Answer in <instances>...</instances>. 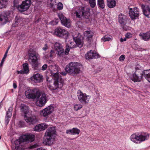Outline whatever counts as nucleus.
Instances as JSON below:
<instances>
[{
	"mask_svg": "<svg viewBox=\"0 0 150 150\" xmlns=\"http://www.w3.org/2000/svg\"><path fill=\"white\" fill-rule=\"evenodd\" d=\"M139 67H140L139 65H137V66L135 68V71H136L137 70V71L139 70H141L139 68Z\"/></svg>",
	"mask_w": 150,
	"mask_h": 150,
	"instance_id": "13d9d810",
	"label": "nucleus"
},
{
	"mask_svg": "<svg viewBox=\"0 0 150 150\" xmlns=\"http://www.w3.org/2000/svg\"><path fill=\"white\" fill-rule=\"evenodd\" d=\"M74 47V45L73 46H71V45H70V47L68 45H67L66 47V50L65 52V53L66 54H67L69 52L70 49H71Z\"/></svg>",
	"mask_w": 150,
	"mask_h": 150,
	"instance_id": "c9c22d12",
	"label": "nucleus"
},
{
	"mask_svg": "<svg viewBox=\"0 0 150 150\" xmlns=\"http://www.w3.org/2000/svg\"><path fill=\"white\" fill-rule=\"evenodd\" d=\"M119 22L120 24H126L127 21V16L125 15L120 13L118 16Z\"/></svg>",
	"mask_w": 150,
	"mask_h": 150,
	"instance_id": "393cba45",
	"label": "nucleus"
},
{
	"mask_svg": "<svg viewBox=\"0 0 150 150\" xmlns=\"http://www.w3.org/2000/svg\"><path fill=\"white\" fill-rule=\"evenodd\" d=\"M97 5L98 8H105L104 0H98Z\"/></svg>",
	"mask_w": 150,
	"mask_h": 150,
	"instance_id": "7c9ffc66",
	"label": "nucleus"
},
{
	"mask_svg": "<svg viewBox=\"0 0 150 150\" xmlns=\"http://www.w3.org/2000/svg\"><path fill=\"white\" fill-rule=\"evenodd\" d=\"M96 100H99V99H98V98H97L96 99Z\"/></svg>",
	"mask_w": 150,
	"mask_h": 150,
	"instance_id": "774afa93",
	"label": "nucleus"
},
{
	"mask_svg": "<svg viewBox=\"0 0 150 150\" xmlns=\"http://www.w3.org/2000/svg\"><path fill=\"white\" fill-rule=\"evenodd\" d=\"M80 132V130L76 128V134H78Z\"/></svg>",
	"mask_w": 150,
	"mask_h": 150,
	"instance_id": "6e6d98bb",
	"label": "nucleus"
},
{
	"mask_svg": "<svg viewBox=\"0 0 150 150\" xmlns=\"http://www.w3.org/2000/svg\"><path fill=\"white\" fill-rule=\"evenodd\" d=\"M48 127V125L45 123H42L35 126L34 130L35 131L40 132L45 130Z\"/></svg>",
	"mask_w": 150,
	"mask_h": 150,
	"instance_id": "4be33fe9",
	"label": "nucleus"
},
{
	"mask_svg": "<svg viewBox=\"0 0 150 150\" xmlns=\"http://www.w3.org/2000/svg\"><path fill=\"white\" fill-rule=\"evenodd\" d=\"M61 74H62V75H65L66 74H67V73L66 72H62Z\"/></svg>",
	"mask_w": 150,
	"mask_h": 150,
	"instance_id": "680f3d73",
	"label": "nucleus"
},
{
	"mask_svg": "<svg viewBox=\"0 0 150 150\" xmlns=\"http://www.w3.org/2000/svg\"><path fill=\"white\" fill-rule=\"evenodd\" d=\"M66 133L68 134H74L75 133V128H73L72 129L67 130L66 131Z\"/></svg>",
	"mask_w": 150,
	"mask_h": 150,
	"instance_id": "4c0bfd02",
	"label": "nucleus"
},
{
	"mask_svg": "<svg viewBox=\"0 0 150 150\" xmlns=\"http://www.w3.org/2000/svg\"><path fill=\"white\" fill-rule=\"evenodd\" d=\"M77 94L78 100L80 103L84 104L88 103L89 99L91 98L90 96L87 95L85 93H83L79 90L77 92Z\"/></svg>",
	"mask_w": 150,
	"mask_h": 150,
	"instance_id": "6e6552de",
	"label": "nucleus"
},
{
	"mask_svg": "<svg viewBox=\"0 0 150 150\" xmlns=\"http://www.w3.org/2000/svg\"><path fill=\"white\" fill-rule=\"evenodd\" d=\"M121 26L123 28V29L127 31V26L125 24H121Z\"/></svg>",
	"mask_w": 150,
	"mask_h": 150,
	"instance_id": "8fccbe9b",
	"label": "nucleus"
},
{
	"mask_svg": "<svg viewBox=\"0 0 150 150\" xmlns=\"http://www.w3.org/2000/svg\"><path fill=\"white\" fill-rule=\"evenodd\" d=\"M57 8L59 10L62 9L63 8V4L61 3H59L57 5Z\"/></svg>",
	"mask_w": 150,
	"mask_h": 150,
	"instance_id": "37998d69",
	"label": "nucleus"
},
{
	"mask_svg": "<svg viewBox=\"0 0 150 150\" xmlns=\"http://www.w3.org/2000/svg\"><path fill=\"white\" fill-rule=\"evenodd\" d=\"M13 87L15 89L17 87V84L15 82H13Z\"/></svg>",
	"mask_w": 150,
	"mask_h": 150,
	"instance_id": "4d7b16f0",
	"label": "nucleus"
},
{
	"mask_svg": "<svg viewBox=\"0 0 150 150\" xmlns=\"http://www.w3.org/2000/svg\"><path fill=\"white\" fill-rule=\"evenodd\" d=\"M55 50L57 52L58 55L61 57L62 56L64 50L62 45L59 43L56 42L54 45Z\"/></svg>",
	"mask_w": 150,
	"mask_h": 150,
	"instance_id": "a211bd4d",
	"label": "nucleus"
},
{
	"mask_svg": "<svg viewBox=\"0 0 150 150\" xmlns=\"http://www.w3.org/2000/svg\"><path fill=\"white\" fill-rule=\"evenodd\" d=\"M50 2L51 3H50V7L51 8H52L53 9V8H54V5H56V0H50Z\"/></svg>",
	"mask_w": 150,
	"mask_h": 150,
	"instance_id": "ea45409f",
	"label": "nucleus"
},
{
	"mask_svg": "<svg viewBox=\"0 0 150 150\" xmlns=\"http://www.w3.org/2000/svg\"><path fill=\"white\" fill-rule=\"evenodd\" d=\"M55 129L54 127L48 128L45 135L44 143L46 145H50L53 143L55 134Z\"/></svg>",
	"mask_w": 150,
	"mask_h": 150,
	"instance_id": "7ed1b4c3",
	"label": "nucleus"
},
{
	"mask_svg": "<svg viewBox=\"0 0 150 150\" xmlns=\"http://www.w3.org/2000/svg\"><path fill=\"white\" fill-rule=\"evenodd\" d=\"M21 112L22 113H23L24 114V115H27V114L29 112L28 107L26 105L22 106L21 108Z\"/></svg>",
	"mask_w": 150,
	"mask_h": 150,
	"instance_id": "c756f323",
	"label": "nucleus"
},
{
	"mask_svg": "<svg viewBox=\"0 0 150 150\" xmlns=\"http://www.w3.org/2000/svg\"><path fill=\"white\" fill-rule=\"evenodd\" d=\"M11 117H9L8 116H7L6 115L5 118V123L6 125H7L8 124Z\"/></svg>",
	"mask_w": 150,
	"mask_h": 150,
	"instance_id": "a19ab883",
	"label": "nucleus"
},
{
	"mask_svg": "<svg viewBox=\"0 0 150 150\" xmlns=\"http://www.w3.org/2000/svg\"><path fill=\"white\" fill-rule=\"evenodd\" d=\"M47 67V65L46 64H44L42 67V70L43 71L45 70L46 69Z\"/></svg>",
	"mask_w": 150,
	"mask_h": 150,
	"instance_id": "3c124183",
	"label": "nucleus"
},
{
	"mask_svg": "<svg viewBox=\"0 0 150 150\" xmlns=\"http://www.w3.org/2000/svg\"><path fill=\"white\" fill-rule=\"evenodd\" d=\"M125 38H129L132 37V35L129 33H127L125 35Z\"/></svg>",
	"mask_w": 150,
	"mask_h": 150,
	"instance_id": "49530a36",
	"label": "nucleus"
},
{
	"mask_svg": "<svg viewBox=\"0 0 150 150\" xmlns=\"http://www.w3.org/2000/svg\"><path fill=\"white\" fill-rule=\"evenodd\" d=\"M85 1H88L90 6L94 8L96 6V0H84Z\"/></svg>",
	"mask_w": 150,
	"mask_h": 150,
	"instance_id": "f704fd0d",
	"label": "nucleus"
},
{
	"mask_svg": "<svg viewBox=\"0 0 150 150\" xmlns=\"http://www.w3.org/2000/svg\"><path fill=\"white\" fill-rule=\"evenodd\" d=\"M21 20V18L18 16H16L15 18V21L16 23H20Z\"/></svg>",
	"mask_w": 150,
	"mask_h": 150,
	"instance_id": "79ce46f5",
	"label": "nucleus"
},
{
	"mask_svg": "<svg viewBox=\"0 0 150 150\" xmlns=\"http://www.w3.org/2000/svg\"><path fill=\"white\" fill-rule=\"evenodd\" d=\"M78 34V35L76 37V47H78L80 48L83 45V37L80 33H79Z\"/></svg>",
	"mask_w": 150,
	"mask_h": 150,
	"instance_id": "aec40b11",
	"label": "nucleus"
},
{
	"mask_svg": "<svg viewBox=\"0 0 150 150\" xmlns=\"http://www.w3.org/2000/svg\"><path fill=\"white\" fill-rule=\"evenodd\" d=\"M58 16L61 20L62 24L65 26L69 28L71 26L70 21L67 18L61 13L58 14Z\"/></svg>",
	"mask_w": 150,
	"mask_h": 150,
	"instance_id": "2eb2a0df",
	"label": "nucleus"
},
{
	"mask_svg": "<svg viewBox=\"0 0 150 150\" xmlns=\"http://www.w3.org/2000/svg\"><path fill=\"white\" fill-rule=\"evenodd\" d=\"M4 21V22H6L4 21V17L2 14L0 15V22H1L2 21Z\"/></svg>",
	"mask_w": 150,
	"mask_h": 150,
	"instance_id": "603ef678",
	"label": "nucleus"
},
{
	"mask_svg": "<svg viewBox=\"0 0 150 150\" xmlns=\"http://www.w3.org/2000/svg\"><path fill=\"white\" fill-rule=\"evenodd\" d=\"M37 150H46L43 149L42 148H40L39 149H38Z\"/></svg>",
	"mask_w": 150,
	"mask_h": 150,
	"instance_id": "0e129e2a",
	"label": "nucleus"
},
{
	"mask_svg": "<svg viewBox=\"0 0 150 150\" xmlns=\"http://www.w3.org/2000/svg\"><path fill=\"white\" fill-rule=\"evenodd\" d=\"M111 39L110 36L109 35H105L103 37L102 40L104 41L105 42L107 41H109Z\"/></svg>",
	"mask_w": 150,
	"mask_h": 150,
	"instance_id": "e433bc0d",
	"label": "nucleus"
},
{
	"mask_svg": "<svg viewBox=\"0 0 150 150\" xmlns=\"http://www.w3.org/2000/svg\"><path fill=\"white\" fill-rule=\"evenodd\" d=\"M142 73V70H137L130 76V78L134 82H140L143 78Z\"/></svg>",
	"mask_w": 150,
	"mask_h": 150,
	"instance_id": "9d476101",
	"label": "nucleus"
},
{
	"mask_svg": "<svg viewBox=\"0 0 150 150\" xmlns=\"http://www.w3.org/2000/svg\"><path fill=\"white\" fill-rule=\"evenodd\" d=\"M84 35L88 38H91L93 35V33L91 30H87L85 31Z\"/></svg>",
	"mask_w": 150,
	"mask_h": 150,
	"instance_id": "72a5a7b5",
	"label": "nucleus"
},
{
	"mask_svg": "<svg viewBox=\"0 0 150 150\" xmlns=\"http://www.w3.org/2000/svg\"><path fill=\"white\" fill-rule=\"evenodd\" d=\"M73 39H74V40L75 41V38H74V37L73 36Z\"/></svg>",
	"mask_w": 150,
	"mask_h": 150,
	"instance_id": "69168bd1",
	"label": "nucleus"
},
{
	"mask_svg": "<svg viewBox=\"0 0 150 150\" xmlns=\"http://www.w3.org/2000/svg\"><path fill=\"white\" fill-rule=\"evenodd\" d=\"M90 10L89 8L81 6L76 11V17L78 18H81L83 17L86 19H88L90 16Z\"/></svg>",
	"mask_w": 150,
	"mask_h": 150,
	"instance_id": "39448f33",
	"label": "nucleus"
},
{
	"mask_svg": "<svg viewBox=\"0 0 150 150\" xmlns=\"http://www.w3.org/2000/svg\"><path fill=\"white\" fill-rule=\"evenodd\" d=\"M54 34L62 38L67 40L69 35L68 32L65 29L60 27L56 28L54 30Z\"/></svg>",
	"mask_w": 150,
	"mask_h": 150,
	"instance_id": "0eeeda50",
	"label": "nucleus"
},
{
	"mask_svg": "<svg viewBox=\"0 0 150 150\" xmlns=\"http://www.w3.org/2000/svg\"><path fill=\"white\" fill-rule=\"evenodd\" d=\"M31 4L30 0H25L22 2V4L18 7V10L21 12H24L28 10Z\"/></svg>",
	"mask_w": 150,
	"mask_h": 150,
	"instance_id": "9b49d317",
	"label": "nucleus"
},
{
	"mask_svg": "<svg viewBox=\"0 0 150 150\" xmlns=\"http://www.w3.org/2000/svg\"><path fill=\"white\" fill-rule=\"evenodd\" d=\"M125 56L124 55H121L119 58V60L120 61H123L125 58Z\"/></svg>",
	"mask_w": 150,
	"mask_h": 150,
	"instance_id": "09e8293b",
	"label": "nucleus"
},
{
	"mask_svg": "<svg viewBox=\"0 0 150 150\" xmlns=\"http://www.w3.org/2000/svg\"><path fill=\"white\" fill-rule=\"evenodd\" d=\"M24 117L26 122L29 125L34 124L38 121L36 117L34 115L30 116L25 115H24Z\"/></svg>",
	"mask_w": 150,
	"mask_h": 150,
	"instance_id": "f3484780",
	"label": "nucleus"
},
{
	"mask_svg": "<svg viewBox=\"0 0 150 150\" xmlns=\"http://www.w3.org/2000/svg\"><path fill=\"white\" fill-rule=\"evenodd\" d=\"M17 73L18 74H26L25 72H24V71L23 70H21L20 71H17Z\"/></svg>",
	"mask_w": 150,
	"mask_h": 150,
	"instance_id": "864d4df0",
	"label": "nucleus"
},
{
	"mask_svg": "<svg viewBox=\"0 0 150 150\" xmlns=\"http://www.w3.org/2000/svg\"><path fill=\"white\" fill-rule=\"evenodd\" d=\"M35 139V136L32 134L28 133L23 134L14 141L15 148L17 150H22L24 149L26 142H33Z\"/></svg>",
	"mask_w": 150,
	"mask_h": 150,
	"instance_id": "f257e3e1",
	"label": "nucleus"
},
{
	"mask_svg": "<svg viewBox=\"0 0 150 150\" xmlns=\"http://www.w3.org/2000/svg\"><path fill=\"white\" fill-rule=\"evenodd\" d=\"M82 107V105L81 104L76 105V111L80 109Z\"/></svg>",
	"mask_w": 150,
	"mask_h": 150,
	"instance_id": "a18cd8bd",
	"label": "nucleus"
},
{
	"mask_svg": "<svg viewBox=\"0 0 150 150\" xmlns=\"http://www.w3.org/2000/svg\"><path fill=\"white\" fill-rule=\"evenodd\" d=\"M8 0H0V9L5 8L7 4Z\"/></svg>",
	"mask_w": 150,
	"mask_h": 150,
	"instance_id": "2f4dec72",
	"label": "nucleus"
},
{
	"mask_svg": "<svg viewBox=\"0 0 150 150\" xmlns=\"http://www.w3.org/2000/svg\"><path fill=\"white\" fill-rule=\"evenodd\" d=\"M146 1H150V0H145Z\"/></svg>",
	"mask_w": 150,
	"mask_h": 150,
	"instance_id": "338daca9",
	"label": "nucleus"
},
{
	"mask_svg": "<svg viewBox=\"0 0 150 150\" xmlns=\"http://www.w3.org/2000/svg\"><path fill=\"white\" fill-rule=\"evenodd\" d=\"M8 49L6 51V52H5V54H4V55H6V56H7V54L8 53Z\"/></svg>",
	"mask_w": 150,
	"mask_h": 150,
	"instance_id": "e2e57ef3",
	"label": "nucleus"
},
{
	"mask_svg": "<svg viewBox=\"0 0 150 150\" xmlns=\"http://www.w3.org/2000/svg\"><path fill=\"white\" fill-rule=\"evenodd\" d=\"M117 0H107V5L110 8H112L116 6V2Z\"/></svg>",
	"mask_w": 150,
	"mask_h": 150,
	"instance_id": "a878e982",
	"label": "nucleus"
},
{
	"mask_svg": "<svg viewBox=\"0 0 150 150\" xmlns=\"http://www.w3.org/2000/svg\"><path fill=\"white\" fill-rule=\"evenodd\" d=\"M39 55L36 52H33L28 54V61L35 70L38 69L39 63L38 60Z\"/></svg>",
	"mask_w": 150,
	"mask_h": 150,
	"instance_id": "20e7f679",
	"label": "nucleus"
},
{
	"mask_svg": "<svg viewBox=\"0 0 150 150\" xmlns=\"http://www.w3.org/2000/svg\"><path fill=\"white\" fill-rule=\"evenodd\" d=\"M139 9L137 7L131 8L129 9V16L132 20H134L138 18L139 15Z\"/></svg>",
	"mask_w": 150,
	"mask_h": 150,
	"instance_id": "ddd939ff",
	"label": "nucleus"
},
{
	"mask_svg": "<svg viewBox=\"0 0 150 150\" xmlns=\"http://www.w3.org/2000/svg\"><path fill=\"white\" fill-rule=\"evenodd\" d=\"M126 38L125 37L124 39L121 38L120 39V41L121 42H122L123 41H126Z\"/></svg>",
	"mask_w": 150,
	"mask_h": 150,
	"instance_id": "bf43d9fd",
	"label": "nucleus"
},
{
	"mask_svg": "<svg viewBox=\"0 0 150 150\" xmlns=\"http://www.w3.org/2000/svg\"><path fill=\"white\" fill-rule=\"evenodd\" d=\"M13 109L12 107H10L6 113V115L7 116H8L9 117H11L12 115V111Z\"/></svg>",
	"mask_w": 150,
	"mask_h": 150,
	"instance_id": "58836bf2",
	"label": "nucleus"
},
{
	"mask_svg": "<svg viewBox=\"0 0 150 150\" xmlns=\"http://www.w3.org/2000/svg\"><path fill=\"white\" fill-rule=\"evenodd\" d=\"M82 64L76 62V76H80L82 74L81 69L82 68Z\"/></svg>",
	"mask_w": 150,
	"mask_h": 150,
	"instance_id": "b1692460",
	"label": "nucleus"
},
{
	"mask_svg": "<svg viewBox=\"0 0 150 150\" xmlns=\"http://www.w3.org/2000/svg\"><path fill=\"white\" fill-rule=\"evenodd\" d=\"M25 95L26 97L32 99L38 98L40 95V93L36 90H28L25 92Z\"/></svg>",
	"mask_w": 150,
	"mask_h": 150,
	"instance_id": "1a4fd4ad",
	"label": "nucleus"
},
{
	"mask_svg": "<svg viewBox=\"0 0 150 150\" xmlns=\"http://www.w3.org/2000/svg\"><path fill=\"white\" fill-rule=\"evenodd\" d=\"M100 55L95 51L90 50L85 55V57L87 59H90L100 58Z\"/></svg>",
	"mask_w": 150,
	"mask_h": 150,
	"instance_id": "dca6fc26",
	"label": "nucleus"
},
{
	"mask_svg": "<svg viewBox=\"0 0 150 150\" xmlns=\"http://www.w3.org/2000/svg\"><path fill=\"white\" fill-rule=\"evenodd\" d=\"M23 69L24 72L26 74H28L29 72V67L28 64L27 63H25L23 65Z\"/></svg>",
	"mask_w": 150,
	"mask_h": 150,
	"instance_id": "473e14b6",
	"label": "nucleus"
},
{
	"mask_svg": "<svg viewBox=\"0 0 150 150\" xmlns=\"http://www.w3.org/2000/svg\"><path fill=\"white\" fill-rule=\"evenodd\" d=\"M4 18V21L6 22L8 21V18L10 17V12L9 11H4L3 13L2 14Z\"/></svg>",
	"mask_w": 150,
	"mask_h": 150,
	"instance_id": "c85d7f7f",
	"label": "nucleus"
},
{
	"mask_svg": "<svg viewBox=\"0 0 150 150\" xmlns=\"http://www.w3.org/2000/svg\"><path fill=\"white\" fill-rule=\"evenodd\" d=\"M51 74L54 78V83L53 84H51L50 83L48 84L49 89L51 91L61 89L63 85V79L59 76L57 71H51Z\"/></svg>",
	"mask_w": 150,
	"mask_h": 150,
	"instance_id": "f03ea898",
	"label": "nucleus"
},
{
	"mask_svg": "<svg viewBox=\"0 0 150 150\" xmlns=\"http://www.w3.org/2000/svg\"><path fill=\"white\" fill-rule=\"evenodd\" d=\"M37 99L36 104L38 106L42 107L44 106L48 100V98L47 96L45 93L40 94L39 97Z\"/></svg>",
	"mask_w": 150,
	"mask_h": 150,
	"instance_id": "f8f14e48",
	"label": "nucleus"
},
{
	"mask_svg": "<svg viewBox=\"0 0 150 150\" xmlns=\"http://www.w3.org/2000/svg\"><path fill=\"white\" fill-rule=\"evenodd\" d=\"M55 55L54 50H52L49 53V57H52Z\"/></svg>",
	"mask_w": 150,
	"mask_h": 150,
	"instance_id": "c03bdc74",
	"label": "nucleus"
},
{
	"mask_svg": "<svg viewBox=\"0 0 150 150\" xmlns=\"http://www.w3.org/2000/svg\"><path fill=\"white\" fill-rule=\"evenodd\" d=\"M7 56L6 55H4V57L2 59L1 61V63L0 64V66L2 67V65L3 64L4 62L5 61V59L6 58Z\"/></svg>",
	"mask_w": 150,
	"mask_h": 150,
	"instance_id": "de8ad7c7",
	"label": "nucleus"
},
{
	"mask_svg": "<svg viewBox=\"0 0 150 150\" xmlns=\"http://www.w3.org/2000/svg\"><path fill=\"white\" fill-rule=\"evenodd\" d=\"M54 107L50 105L40 111V115L41 116L46 117L51 114L53 111Z\"/></svg>",
	"mask_w": 150,
	"mask_h": 150,
	"instance_id": "4468645a",
	"label": "nucleus"
},
{
	"mask_svg": "<svg viewBox=\"0 0 150 150\" xmlns=\"http://www.w3.org/2000/svg\"><path fill=\"white\" fill-rule=\"evenodd\" d=\"M65 70L67 72L72 73L75 71V63L71 62L66 66Z\"/></svg>",
	"mask_w": 150,
	"mask_h": 150,
	"instance_id": "5701e85b",
	"label": "nucleus"
},
{
	"mask_svg": "<svg viewBox=\"0 0 150 150\" xmlns=\"http://www.w3.org/2000/svg\"><path fill=\"white\" fill-rule=\"evenodd\" d=\"M149 136L148 133H144V134H140L137 135L136 134H134L131 135L130 139L132 141L136 143H140L143 141L147 140Z\"/></svg>",
	"mask_w": 150,
	"mask_h": 150,
	"instance_id": "423d86ee",
	"label": "nucleus"
},
{
	"mask_svg": "<svg viewBox=\"0 0 150 150\" xmlns=\"http://www.w3.org/2000/svg\"><path fill=\"white\" fill-rule=\"evenodd\" d=\"M47 48L48 46L47 45V44H45V45L44 47L42 48V49L43 50H46L47 49Z\"/></svg>",
	"mask_w": 150,
	"mask_h": 150,
	"instance_id": "5fc2aeb1",
	"label": "nucleus"
},
{
	"mask_svg": "<svg viewBox=\"0 0 150 150\" xmlns=\"http://www.w3.org/2000/svg\"><path fill=\"white\" fill-rule=\"evenodd\" d=\"M142 75L150 82V69L143 71Z\"/></svg>",
	"mask_w": 150,
	"mask_h": 150,
	"instance_id": "cd10ccee",
	"label": "nucleus"
},
{
	"mask_svg": "<svg viewBox=\"0 0 150 150\" xmlns=\"http://www.w3.org/2000/svg\"><path fill=\"white\" fill-rule=\"evenodd\" d=\"M36 145H33V146H30V148L31 149H33V148L36 147Z\"/></svg>",
	"mask_w": 150,
	"mask_h": 150,
	"instance_id": "052dcab7",
	"label": "nucleus"
},
{
	"mask_svg": "<svg viewBox=\"0 0 150 150\" xmlns=\"http://www.w3.org/2000/svg\"><path fill=\"white\" fill-rule=\"evenodd\" d=\"M43 79V76L37 73L34 74L31 77V80L35 83H40L42 81Z\"/></svg>",
	"mask_w": 150,
	"mask_h": 150,
	"instance_id": "6ab92c4d",
	"label": "nucleus"
},
{
	"mask_svg": "<svg viewBox=\"0 0 150 150\" xmlns=\"http://www.w3.org/2000/svg\"><path fill=\"white\" fill-rule=\"evenodd\" d=\"M141 7L143 10L144 14L149 18H150V8L149 6L141 5Z\"/></svg>",
	"mask_w": 150,
	"mask_h": 150,
	"instance_id": "412c9836",
	"label": "nucleus"
},
{
	"mask_svg": "<svg viewBox=\"0 0 150 150\" xmlns=\"http://www.w3.org/2000/svg\"><path fill=\"white\" fill-rule=\"evenodd\" d=\"M139 36L144 40H148L150 39V31L145 33H140Z\"/></svg>",
	"mask_w": 150,
	"mask_h": 150,
	"instance_id": "bb28decb",
	"label": "nucleus"
}]
</instances>
